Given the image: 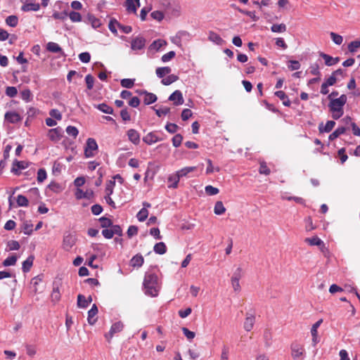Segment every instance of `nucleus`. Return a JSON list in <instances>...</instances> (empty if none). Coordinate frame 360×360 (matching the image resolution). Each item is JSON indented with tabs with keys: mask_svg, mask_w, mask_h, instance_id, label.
<instances>
[{
	"mask_svg": "<svg viewBox=\"0 0 360 360\" xmlns=\"http://www.w3.org/2000/svg\"><path fill=\"white\" fill-rule=\"evenodd\" d=\"M96 108L98 109L100 111L106 113V114H112L113 113V109L110 106L108 105L105 103H101L97 105Z\"/></svg>",
	"mask_w": 360,
	"mask_h": 360,
	"instance_id": "f704fd0d",
	"label": "nucleus"
},
{
	"mask_svg": "<svg viewBox=\"0 0 360 360\" xmlns=\"http://www.w3.org/2000/svg\"><path fill=\"white\" fill-rule=\"evenodd\" d=\"M143 141L148 145L158 142L160 139L154 132H149L143 138Z\"/></svg>",
	"mask_w": 360,
	"mask_h": 360,
	"instance_id": "a211bd4d",
	"label": "nucleus"
},
{
	"mask_svg": "<svg viewBox=\"0 0 360 360\" xmlns=\"http://www.w3.org/2000/svg\"><path fill=\"white\" fill-rule=\"evenodd\" d=\"M17 203L18 206L27 207L28 205V200L25 196L22 195H18L17 197Z\"/></svg>",
	"mask_w": 360,
	"mask_h": 360,
	"instance_id": "3c124183",
	"label": "nucleus"
},
{
	"mask_svg": "<svg viewBox=\"0 0 360 360\" xmlns=\"http://www.w3.org/2000/svg\"><path fill=\"white\" fill-rule=\"evenodd\" d=\"M124 328V324L122 321H117L114 323L110 329L108 333L105 334V338L110 342L113 335L117 333L121 332Z\"/></svg>",
	"mask_w": 360,
	"mask_h": 360,
	"instance_id": "0eeeda50",
	"label": "nucleus"
},
{
	"mask_svg": "<svg viewBox=\"0 0 360 360\" xmlns=\"http://www.w3.org/2000/svg\"><path fill=\"white\" fill-rule=\"evenodd\" d=\"M169 100L173 101L175 105H182L184 101L182 93L179 90L174 91L169 96Z\"/></svg>",
	"mask_w": 360,
	"mask_h": 360,
	"instance_id": "9d476101",
	"label": "nucleus"
},
{
	"mask_svg": "<svg viewBox=\"0 0 360 360\" xmlns=\"http://www.w3.org/2000/svg\"><path fill=\"white\" fill-rule=\"evenodd\" d=\"M115 186V181H109L105 187V193L106 195H111L113 193V187Z\"/></svg>",
	"mask_w": 360,
	"mask_h": 360,
	"instance_id": "e2e57ef3",
	"label": "nucleus"
},
{
	"mask_svg": "<svg viewBox=\"0 0 360 360\" xmlns=\"http://www.w3.org/2000/svg\"><path fill=\"white\" fill-rule=\"evenodd\" d=\"M143 257L140 254H137L131 259L130 265L134 268H139L143 265Z\"/></svg>",
	"mask_w": 360,
	"mask_h": 360,
	"instance_id": "f3484780",
	"label": "nucleus"
},
{
	"mask_svg": "<svg viewBox=\"0 0 360 360\" xmlns=\"http://www.w3.org/2000/svg\"><path fill=\"white\" fill-rule=\"evenodd\" d=\"M179 79V77L176 76V75H170L169 76H167V77L165 78H163L162 79V83L164 84V85H169L171 84H172L173 82L177 81Z\"/></svg>",
	"mask_w": 360,
	"mask_h": 360,
	"instance_id": "58836bf2",
	"label": "nucleus"
},
{
	"mask_svg": "<svg viewBox=\"0 0 360 360\" xmlns=\"http://www.w3.org/2000/svg\"><path fill=\"white\" fill-rule=\"evenodd\" d=\"M275 96L279 98L283 101V104L285 106L289 107L291 104L290 101L289 100L288 96L283 91H278L275 92Z\"/></svg>",
	"mask_w": 360,
	"mask_h": 360,
	"instance_id": "bb28decb",
	"label": "nucleus"
},
{
	"mask_svg": "<svg viewBox=\"0 0 360 360\" xmlns=\"http://www.w3.org/2000/svg\"><path fill=\"white\" fill-rule=\"evenodd\" d=\"M63 132L60 127H56L49 131L48 136L51 141L57 142L60 140Z\"/></svg>",
	"mask_w": 360,
	"mask_h": 360,
	"instance_id": "1a4fd4ad",
	"label": "nucleus"
},
{
	"mask_svg": "<svg viewBox=\"0 0 360 360\" xmlns=\"http://www.w3.org/2000/svg\"><path fill=\"white\" fill-rule=\"evenodd\" d=\"M243 276V269L241 267H238L233 272L231 277V285L235 292L240 290V285L239 281Z\"/></svg>",
	"mask_w": 360,
	"mask_h": 360,
	"instance_id": "20e7f679",
	"label": "nucleus"
},
{
	"mask_svg": "<svg viewBox=\"0 0 360 360\" xmlns=\"http://www.w3.org/2000/svg\"><path fill=\"white\" fill-rule=\"evenodd\" d=\"M124 6L128 13L136 14L140 6V0H125Z\"/></svg>",
	"mask_w": 360,
	"mask_h": 360,
	"instance_id": "6e6552de",
	"label": "nucleus"
},
{
	"mask_svg": "<svg viewBox=\"0 0 360 360\" xmlns=\"http://www.w3.org/2000/svg\"><path fill=\"white\" fill-rule=\"evenodd\" d=\"M120 23L115 19L110 20L108 24V28L112 33H117V27L119 28Z\"/></svg>",
	"mask_w": 360,
	"mask_h": 360,
	"instance_id": "5fc2aeb1",
	"label": "nucleus"
},
{
	"mask_svg": "<svg viewBox=\"0 0 360 360\" xmlns=\"http://www.w3.org/2000/svg\"><path fill=\"white\" fill-rule=\"evenodd\" d=\"M140 94H144L143 102L146 105H150L155 103L158 98L155 94L141 91Z\"/></svg>",
	"mask_w": 360,
	"mask_h": 360,
	"instance_id": "2eb2a0df",
	"label": "nucleus"
},
{
	"mask_svg": "<svg viewBox=\"0 0 360 360\" xmlns=\"http://www.w3.org/2000/svg\"><path fill=\"white\" fill-rule=\"evenodd\" d=\"M153 250L157 254L163 255L167 252V247L163 242H160L154 245Z\"/></svg>",
	"mask_w": 360,
	"mask_h": 360,
	"instance_id": "7c9ffc66",
	"label": "nucleus"
},
{
	"mask_svg": "<svg viewBox=\"0 0 360 360\" xmlns=\"http://www.w3.org/2000/svg\"><path fill=\"white\" fill-rule=\"evenodd\" d=\"M121 86L124 88L130 89L134 84V79H122L120 82Z\"/></svg>",
	"mask_w": 360,
	"mask_h": 360,
	"instance_id": "603ef678",
	"label": "nucleus"
},
{
	"mask_svg": "<svg viewBox=\"0 0 360 360\" xmlns=\"http://www.w3.org/2000/svg\"><path fill=\"white\" fill-rule=\"evenodd\" d=\"M360 47V41H353L348 44V50L351 53H354Z\"/></svg>",
	"mask_w": 360,
	"mask_h": 360,
	"instance_id": "09e8293b",
	"label": "nucleus"
},
{
	"mask_svg": "<svg viewBox=\"0 0 360 360\" xmlns=\"http://www.w3.org/2000/svg\"><path fill=\"white\" fill-rule=\"evenodd\" d=\"M63 165L58 162L55 161L52 167V173L53 175H58L61 173Z\"/></svg>",
	"mask_w": 360,
	"mask_h": 360,
	"instance_id": "79ce46f5",
	"label": "nucleus"
},
{
	"mask_svg": "<svg viewBox=\"0 0 360 360\" xmlns=\"http://www.w3.org/2000/svg\"><path fill=\"white\" fill-rule=\"evenodd\" d=\"M87 19L89 22L94 29L98 28L101 25V20L95 17L94 15H89Z\"/></svg>",
	"mask_w": 360,
	"mask_h": 360,
	"instance_id": "473e14b6",
	"label": "nucleus"
},
{
	"mask_svg": "<svg viewBox=\"0 0 360 360\" xmlns=\"http://www.w3.org/2000/svg\"><path fill=\"white\" fill-rule=\"evenodd\" d=\"M46 172L44 169L41 168L37 172V181L39 183L43 182L46 179Z\"/></svg>",
	"mask_w": 360,
	"mask_h": 360,
	"instance_id": "13d9d810",
	"label": "nucleus"
},
{
	"mask_svg": "<svg viewBox=\"0 0 360 360\" xmlns=\"http://www.w3.org/2000/svg\"><path fill=\"white\" fill-rule=\"evenodd\" d=\"M345 132V127H338L336 129L332 134L329 136V139L330 141H333L335 139H337L339 136L341 134H343Z\"/></svg>",
	"mask_w": 360,
	"mask_h": 360,
	"instance_id": "e433bc0d",
	"label": "nucleus"
},
{
	"mask_svg": "<svg viewBox=\"0 0 360 360\" xmlns=\"http://www.w3.org/2000/svg\"><path fill=\"white\" fill-rule=\"evenodd\" d=\"M18 94V90L15 86H8L6 89V94L11 97H15Z\"/></svg>",
	"mask_w": 360,
	"mask_h": 360,
	"instance_id": "680f3d73",
	"label": "nucleus"
},
{
	"mask_svg": "<svg viewBox=\"0 0 360 360\" xmlns=\"http://www.w3.org/2000/svg\"><path fill=\"white\" fill-rule=\"evenodd\" d=\"M34 259V257L33 255H30L26 259V260H25L22 262V269L23 272H28L30 270V269L33 264Z\"/></svg>",
	"mask_w": 360,
	"mask_h": 360,
	"instance_id": "393cba45",
	"label": "nucleus"
},
{
	"mask_svg": "<svg viewBox=\"0 0 360 360\" xmlns=\"http://www.w3.org/2000/svg\"><path fill=\"white\" fill-rule=\"evenodd\" d=\"M208 38H209V40H210L211 41H212L218 45H221L224 42V40L222 39V38L218 34H217L214 32H210L209 33Z\"/></svg>",
	"mask_w": 360,
	"mask_h": 360,
	"instance_id": "c85d7f7f",
	"label": "nucleus"
},
{
	"mask_svg": "<svg viewBox=\"0 0 360 360\" xmlns=\"http://www.w3.org/2000/svg\"><path fill=\"white\" fill-rule=\"evenodd\" d=\"M127 136L129 140L135 145H138L140 142V135L139 132L133 129L127 131Z\"/></svg>",
	"mask_w": 360,
	"mask_h": 360,
	"instance_id": "4468645a",
	"label": "nucleus"
},
{
	"mask_svg": "<svg viewBox=\"0 0 360 360\" xmlns=\"http://www.w3.org/2000/svg\"><path fill=\"white\" fill-rule=\"evenodd\" d=\"M28 167V163L25 161L15 160L13 163L11 172L15 174H19V170L26 169Z\"/></svg>",
	"mask_w": 360,
	"mask_h": 360,
	"instance_id": "f8f14e48",
	"label": "nucleus"
},
{
	"mask_svg": "<svg viewBox=\"0 0 360 360\" xmlns=\"http://www.w3.org/2000/svg\"><path fill=\"white\" fill-rule=\"evenodd\" d=\"M21 98L23 101L26 102H30L32 99V93L30 89H24L21 92Z\"/></svg>",
	"mask_w": 360,
	"mask_h": 360,
	"instance_id": "864d4df0",
	"label": "nucleus"
},
{
	"mask_svg": "<svg viewBox=\"0 0 360 360\" xmlns=\"http://www.w3.org/2000/svg\"><path fill=\"white\" fill-rule=\"evenodd\" d=\"M320 56L322 57L325 60V64L327 66H332L339 62V58H333L332 56L324 53H320Z\"/></svg>",
	"mask_w": 360,
	"mask_h": 360,
	"instance_id": "aec40b11",
	"label": "nucleus"
},
{
	"mask_svg": "<svg viewBox=\"0 0 360 360\" xmlns=\"http://www.w3.org/2000/svg\"><path fill=\"white\" fill-rule=\"evenodd\" d=\"M229 349L226 346H224L221 349L220 360H229Z\"/></svg>",
	"mask_w": 360,
	"mask_h": 360,
	"instance_id": "774afa93",
	"label": "nucleus"
},
{
	"mask_svg": "<svg viewBox=\"0 0 360 360\" xmlns=\"http://www.w3.org/2000/svg\"><path fill=\"white\" fill-rule=\"evenodd\" d=\"M46 49L51 53H60L63 56H65L61 47L57 43L49 42L46 44Z\"/></svg>",
	"mask_w": 360,
	"mask_h": 360,
	"instance_id": "6ab92c4d",
	"label": "nucleus"
},
{
	"mask_svg": "<svg viewBox=\"0 0 360 360\" xmlns=\"http://www.w3.org/2000/svg\"><path fill=\"white\" fill-rule=\"evenodd\" d=\"M335 122L334 121L330 120L326 122L325 125L323 123H321L319 126V130L321 133L323 132H330L333 128L335 127Z\"/></svg>",
	"mask_w": 360,
	"mask_h": 360,
	"instance_id": "4be33fe9",
	"label": "nucleus"
},
{
	"mask_svg": "<svg viewBox=\"0 0 360 360\" xmlns=\"http://www.w3.org/2000/svg\"><path fill=\"white\" fill-rule=\"evenodd\" d=\"M330 37H331L333 41L335 44L340 45L342 43L343 38H342V37L341 35L338 34H336L335 32H330Z\"/></svg>",
	"mask_w": 360,
	"mask_h": 360,
	"instance_id": "8fccbe9b",
	"label": "nucleus"
},
{
	"mask_svg": "<svg viewBox=\"0 0 360 360\" xmlns=\"http://www.w3.org/2000/svg\"><path fill=\"white\" fill-rule=\"evenodd\" d=\"M17 257L15 255H11L10 257H8L3 262V265L4 266H13L17 262Z\"/></svg>",
	"mask_w": 360,
	"mask_h": 360,
	"instance_id": "a19ab883",
	"label": "nucleus"
},
{
	"mask_svg": "<svg viewBox=\"0 0 360 360\" xmlns=\"http://www.w3.org/2000/svg\"><path fill=\"white\" fill-rule=\"evenodd\" d=\"M98 314V308L95 304H93L91 309L88 311V323L90 325H94L96 321L95 316Z\"/></svg>",
	"mask_w": 360,
	"mask_h": 360,
	"instance_id": "dca6fc26",
	"label": "nucleus"
},
{
	"mask_svg": "<svg viewBox=\"0 0 360 360\" xmlns=\"http://www.w3.org/2000/svg\"><path fill=\"white\" fill-rule=\"evenodd\" d=\"M271 30L273 32L281 33L286 31V25L283 23L274 24L271 26Z\"/></svg>",
	"mask_w": 360,
	"mask_h": 360,
	"instance_id": "4c0bfd02",
	"label": "nucleus"
},
{
	"mask_svg": "<svg viewBox=\"0 0 360 360\" xmlns=\"http://www.w3.org/2000/svg\"><path fill=\"white\" fill-rule=\"evenodd\" d=\"M172 71L169 67L158 68L155 70L156 75L159 78H163L165 75H169Z\"/></svg>",
	"mask_w": 360,
	"mask_h": 360,
	"instance_id": "c756f323",
	"label": "nucleus"
},
{
	"mask_svg": "<svg viewBox=\"0 0 360 360\" xmlns=\"http://www.w3.org/2000/svg\"><path fill=\"white\" fill-rule=\"evenodd\" d=\"M145 293L151 297H156L158 294L159 286L156 274L146 272L143 281Z\"/></svg>",
	"mask_w": 360,
	"mask_h": 360,
	"instance_id": "f257e3e1",
	"label": "nucleus"
},
{
	"mask_svg": "<svg viewBox=\"0 0 360 360\" xmlns=\"http://www.w3.org/2000/svg\"><path fill=\"white\" fill-rule=\"evenodd\" d=\"M90 195V193L87 191L84 192L80 188H77L75 191V197L77 199L89 198Z\"/></svg>",
	"mask_w": 360,
	"mask_h": 360,
	"instance_id": "de8ad7c7",
	"label": "nucleus"
},
{
	"mask_svg": "<svg viewBox=\"0 0 360 360\" xmlns=\"http://www.w3.org/2000/svg\"><path fill=\"white\" fill-rule=\"evenodd\" d=\"M148 216V211L146 208L143 207L136 214V217L139 221H144Z\"/></svg>",
	"mask_w": 360,
	"mask_h": 360,
	"instance_id": "ea45409f",
	"label": "nucleus"
},
{
	"mask_svg": "<svg viewBox=\"0 0 360 360\" xmlns=\"http://www.w3.org/2000/svg\"><path fill=\"white\" fill-rule=\"evenodd\" d=\"M304 349L298 345H294L291 347V354L293 359H298L303 354Z\"/></svg>",
	"mask_w": 360,
	"mask_h": 360,
	"instance_id": "5701e85b",
	"label": "nucleus"
},
{
	"mask_svg": "<svg viewBox=\"0 0 360 360\" xmlns=\"http://www.w3.org/2000/svg\"><path fill=\"white\" fill-rule=\"evenodd\" d=\"M146 39L143 37H136L131 41V49L136 53L145 48Z\"/></svg>",
	"mask_w": 360,
	"mask_h": 360,
	"instance_id": "423d86ee",
	"label": "nucleus"
},
{
	"mask_svg": "<svg viewBox=\"0 0 360 360\" xmlns=\"http://www.w3.org/2000/svg\"><path fill=\"white\" fill-rule=\"evenodd\" d=\"M6 22L8 25L15 27L18 22V19L15 15H9L6 19Z\"/></svg>",
	"mask_w": 360,
	"mask_h": 360,
	"instance_id": "37998d69",
	"label": "nucleus"
},
{
	"mask_svg": "<svg viewBox=\"0 0 360 360\" xmlns=\"http://www.w3.org/2000/svg\"><path fill=\"white\" fill-rule=\"evenodd\" d=\"M226 212V208L221 201H217L214 207V212L217 215H221Z\"/></svg>",
	"mask_w": 360,
	"mask_h": 360,
	"instance_id": "2f4dec72",
	"label": "nucleus"
},
{
	"mask_svg": "<svg viewBox=\"0 0 360 360\" xmlns=\"http://www.w3.org/2000/svg\"><path fill=\"white\" fill-rule=\"evenodd\" d=\"M347 102V96L341 95L338 98L331 99L328 105L332 116L335 120L339 119L344 113L343 106Z\"/></svg>",
	"mask_w": 360,
	"mask_h": 360,
	"instance_id": "f03ea898",
	"label": "nucleus"
},
{
	"mask_svg": "<svg viewBox=\"0 0 360 360\" xmlns=\"http://www.w3.org/2000/svg\"><path fill=\"white\" fill-rule=\"evenodd\" d=\"M20 247L19 243L16 240H9L7 243V248L8 250H18Z\"/></svg>",
	"mask_w": 360,
	"mask_h": 360,
	"instance_id": "bf43d9fd",
	"label": "nucleus"
},
{
	"mask_svg": "<svg viewBox=\"0 0 360 360\" xmlns=\"http://www.w3.org/2000/svg\"><path fill=\"white\" fill-rule=\"evenodd\" d=\"M182 140H183V137L181 134H176L173 138H172V144L174 147L177 148L179 147L181 142H182Z\"/></svg>",
	"mask_w": 360,
	"mask_h": 360,
	"instance_id": "0e129e2a",
	"label": "nucleus"
},
{
	"mask_svg": "<svg viewBox=\"0 0 360 360\" xmlns=\"http://www.w3.org/2000/svg\"><path fill=\"white\" fill-rule=\"evenodd\" d=\"M76 242V237L75 235L68 233L63 236L62 248L65 251H70L75 245Z\"/></svg>",
	"mask_w": 360,
	"mask_h": 360,
	"instance_id": "39448f33",
	"label": "nucleus"
},
{
	"mask_svg": "<svg viewBox=\"0 0 360 360\" xmlns=\"http://www.w3.org/2000/svg\"><path fill=\"white\" fill-rule=\"evenodd\" d=\"M66 133L70 136H72L74 139H75L79 134V131L77 127L74 126H68L66 128Z\"/></svg>",
	"mask_w": 360,
	"mask_h": 360,
	"instance_id": "a18cd8bd",
	"label": "nucleus"
},
{
	"mask_svg": "<svg viewBox=\"0 0 360 360\" xmlns=\"http://www.w3.org/2000/svg\"><path fill=\"white\" fill-rule=\"evenodd\" d=\"M98 148V144L94 139H87L84 148L85 157L87 158L94 157L97 153Z\"/></svg>",
	"mask_w": 360,
	"mask_h": 360,
	"instance_id": "7ed1b4c3",
	"label": "nucleus"
},
{
	"mask_svg": "<svg viewBox=\"0 0 360 360\" xmlns=\"http://www.w3.org/2000/svg\"><path fill=\"white\" fill-rule=\"evenodd\" d=\"M182 332L188 340H192L195 336L194 332L189 330L185 327L182 328Z\"/></svg>",
	"mask_w": 360,
	"mask_h": 360,
	"instance_id": "69168bd1",
	"label": "nucleus"
},
{
	"mask_svg": "<svg viewBox=\"0 0 360 360\" xmlns=\"http://www.w3.org/2000/svg\"><path fill=\"white\" fill-rule=\"evenodd\" d=\"M196 169H197L196 167H184L176 172H178L180 177L182 178L184 176H188V174L191 172L195 171Z\"/></svg>",
	"mask_w": 360,
	"mask_h": 360,
	"instance_id": "cd10ccee",
	"label": "nucleus"
},
{
	"mask_svg": "<svg viewBox=\"0 0 360 360\" xmlns=\"http://www.w3.org/2000/svg\"><path fill=\"white\" fill-rule=\"evenodd\" d=\"M89 305V301L86 300V298L82 295H79L77 296V306L79 308H86Z\"/></svg>",
	"mask_w": 360,
	"mask_h": 360,
	"instance_id": "c9c22d12",
	"label": "nucleus"
},
{
	"mask_svg": "<svg viewBox=\"0 0 360 360\" xmlns=\"http://www.w3.org/2000/svg\"><path fill=\"white\" fill-rule=\"evenodd\" d=\"M51 300L54 302H57L60 300V292L58 287H54L51 292Z\"/></svg>",
	"mask_w": 360,
	"mask_h": 360,
	"instance_id": "c03bdc74",
	"label": "nucleus"
},
{
	"mask_svg": "<svg viewBox=\"0 0 360 360\" xmlns=\"http://www.w3.org/2000/svg\"><path fill=\"white\" fill-rule=\"evenodd\" d=\"M255 323V316L250 314L246 316L245 321L244 322V329L246 331H250Z\"/></svg>",
	"mask_w": 360,
	"mask_h": 360,
	"instance_id": "b1692460",
	"label": "nucleus"
},
{
	"mask_svg": "<svg viewBox=\"0 0 360 360\" xmlns=\"http://www.w3.org/2000/svg\"><path fill=\"white\" fill-rule=\"evenodd\" d=\"M180 179H181V177L179 175L177 172L170 174L168 176V179H167L168 182L170 183V184L168 185V188H176L178 187V184H179Z\"/></svg>",
	"mask_w": 360,
	"mask_h": 360,
	"instance_id": "9b49d317",
	"label": "nucleus"
},
{
	"mask_svg": "<svg viewBox=\"0 0 360 360\" xmlns=\"http://www.w3.org/2000/svg\"><path fill=\"white\" fill-rule=\"evenodd\" d=\"M167 45L166 41L163 39H157L154 41L149 46L150 50L159 51L162 47Z\"/></svg>",
	"mask_w": 360,
	"mask_h": 360,
	"instance_id": "a878e982",
	"label": "nucleus"
},
{
	"mask_svg": "<svg viewBox=\"0 0 360 360\" xmlns=\"http://www.w3.org/2000/svg\"><path fill=\"white\" fill-rule=\"evenodd\" d=\"M40 6L39 4L33 3L32 1L25 3L21 9L23 11H37L39 10Z\"/></svg>",
	"mask_w": 360,
	"mask_h": 360,
	"instance_id": "412c9836",
	"label": "nucleus"
},
{
	"mask_svg": "<svg viewBox=\"0 0 360 360\" xmlns=\"http://www.w3.org/2000/svg\"><path fill=\"white\" fill-rule=\"evenodd\" d=\"M175 55H176L175 52L173 51H171L164 54L161 58V60L163 63H167L169 60H171L172 58H174L175 57Z\"/></svg>",
	"mask_w": 360,
	"mask_h": 360,
	"instance_id": "4d7b16f0",
	"label": "nucleus"
},
{
	"mask_svg": "<svg viewBox=\"0 0 360 360\" xmlns=\"http://www.w3.org/2000/svg\"><path fill=\"white\" fill-rule=\"evenodd\" d=\"M205 190L206 193L210 195H217L219 191L217 188H215L210 185L206 186L205 188Z\"/></svg>",
	"mask_w": 360,
	"mask_h": 360,
	"instance_id": "052dcab7",
	"label": "nucleus"
},
{
	"mask_svg": "<svg viewBox=\"0 0 360 360\" xmlns=\"http://www.w3.org/2000/svg\"><path fill=\"white\" fill-rule=\"evenodd\" d=\"M79 58L82 63H87L91 60V56L88 52H83L79 55Z\"/></svg>",
	"mask_w": 360,
	"mask_h": 360,
	"instance_id": "338daca9",
	"label": "nucleus"
},
{
	"mask_svg": "<svg viewBox=\"0 0 360 360\" xmlns=\"http://www.w3.org/2000/svg\"><path fill=\"white\" fill-rule=\"evenodd\" d=\"M305 242L310 245L320 246L323 244V242L317 236L307 238Z\"/></svg>",
	"mask_w": 360,
	"mask_h": 360,
	"instance_id": "72a5a7b5",
	"label": "nucleus"
},
{
	"mask_svg": "<svg viewBox=\"0 0 360 360\" xmlns=\"http://www.w3.org/2000/svg\"><path fill=\"white\" fill-rule=\"evenodd\" d=\"M69 18L74 22H80L82 20V16L80 13L75 11H71L69 13Z\"/></svg>",
	"mask_w": 360,
	"mask_h": 360,
	"instance_id": "6e6d98bb",
	"label": "nucleus"
},
{
	"mask_svg": "<svg viewBox=\"0 0 360 360\" xmlns=\"http://www.w3.org/2000/svg\"><path fill=\"white\" fill-rule=\"evenodd\" d=\"M153 109L155 111V113L158 117H162L163 115H166L170 111V108H167V107H162V108H160L158 109H155V107H153Z\"/></svg>",
	"mask_w": 360,
	"mask_h": 360,
	"instance_id": "49530a36",
	"label": "nucleus"
},
{
	"mask_svg": "<svg viewBox=\"0 0 360 360\" xmlns=\"http://www.w3.org/2000/svg\"><path fill=\"white\" fill-rule=\"evenodd\" d=\"M4 117L5 120L10 123H17L21 120L20 115L14 111L6 112Z\"/></svg>",
	"mask_w": 360,
	"mask_h": 360,
	"instance_id": "ddd939ff",
	"label": "nucleus"
}]
</instances>
